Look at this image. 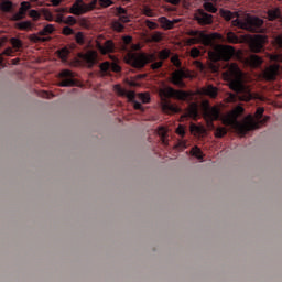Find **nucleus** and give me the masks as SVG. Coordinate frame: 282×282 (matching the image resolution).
<instances>
[{"instance_id":"obj_1","label":"nucleus","mask_w":282,"mask_h":282,"mask_svg":"<svg viewBox=\"0 0 282 282\" xmlns=\"http://www.w3.org/2000/svg\"><path fill=\"white\" fill-rule=\"evenodd\" d=\"M232 56H235V48L230 45L218 44L214 47V51L208 52L209 61H213V63L228 62Z\"/></svg>"},{"instance_id":"obj_2","label":"nucleus","mask_w":282,"mask_h":282,"mask_svg":"<svg viewBox=\"0 0 282 282\" xmlns=\"http://www.w3.org/2000/svg\"><path fill=\"white\" fill-rule=\"evenodd\" d=\"M159 96L162 102L166 101V98H176V100H186L189 96H195L193 91L175 90L173 87H165L159 90Z\"/></svg>"},{"instance_id":"obj_3","label":"nucleus","mask_w":282,"mask_h":282,"mask_svg":"<svg viewBox=\"0 0 282 282\" xmlns=\"http://www.w3.org/2000/svg\"><path fill=\"white\" fill-rule=\"evenodd\" d=\"M217 39H221V34H219V33L206 34L204 32H200L199 36L188 39L185 42V45L191 47V45H198V43H200L205 47H210V45H213V41H217Z\"/></svg>"},{"instance_id":"obj_4","label":"nucleus","mask_w":282,"mask_h":282,"mask_svg":"<svg viewBox=\"0 0 282 282\" xmlns=\"http://www.w3.org/2000/svg\"><path fill=\"white\" fill-rule=\"evenodd\" d=\"M242 39L249 43V50L253 54H259L263 50V45L268 43V36L265 35H243Z\"/></svg>"},{"instance_id":"obj_5","label":"nucleus","mask_w":282,"mask_h":282,"mask_svg":"<svg viewBox=\"0 0 282 282\" xmlns=\"http://www.w3.org/2000/svg\"><path fill=\"white\" fill-rule=\"evenodd\" d=\"M96 3L98 0H91L88 4L83 0H76L69 9L70 14H75L76 17H80V14H87V12H91V10L96 9Z\"/></svg>"},{"instance_id":"obj_6","label":"nucleus","mask_w":282,"mask_h":282,"mask_svg":"<svg viewBox=\"0 0 282 282\" xmlns=\"http://www.w3.org/2000/svg\"><path fill=\"white\" fill-rule=\"evenodd\" d=\"M263 26V19H260L254 15H247L245 18V24H242V30L247 32L260 33L263 32L261 29Z\"/></svg>"},{"instance_id":"obj_7","label":"nucleus","mask_w":282,"mask_h":282,"mask_svg":"<svg viewBox=\"0 0 282 282\" xmlns=\"http://www.w3.org/2000/svg\"><path fill=\"white\" fill-rule=\"evenodd\" d=\"M234 129L239 133V135H246L248 131H254L256 129H259V122H256L251 116L247 117L245 121L237 122L234 126Z\"/></svg>"},{"instance_id":"obj_8","label":"nucleus","mask_w":282,"mask_h":282,"mask_svg":"<svg viewBox=\"0 0 282 282\" xmlns=\"http://www.w3.org/2000/svg\"><path fill=\"white\" fill-rule=\"evenodd\" d=\"M126 61L134 69H142L147 65V53H128Z\"/></svg>"},{"instance_id":"obj_9","label":"nucleus","mask_w":282,"mask_h":282,"mask_svg":"<svg viewBox=\"0 0 282 282\" xmlns=\"http://www.w3.org/2000/svg\"><path fill=\"white\" fill-rule=\"evenodd\" d=\"M280 72L281 66L279 64H271L264 68V72H262L260 76L267 83H274V80H276L279 77Z\"/></svg>"},{"instance_id":"obj_10","label":"nucleus","mask_w":282,"mask_h":282,"mask_svg":"<svg viewBox=\"0 0 282 282\" xmlns=\"http://www.w3.org/2000/svg\"><path fill=\"white\" fill-rule=\"evenodd\" d=\"M203 118L204 120H219L221 109L219 106L208 107V101H203Z\"/></svg>"},{"instance_id":"obj_11","label":"nucleus","mask_w":282,"mask_h":282,"mask_svg":"<svg viewBox=\"0 0 282 282\" xmlns=\"http://www.w3.org/2000/svg\"><path fill=\"white\" fill-rule=\"evenodd\" d=\"M78 58L86 63L88 69H91V67L98 63V52L89 50L86 53H78Z\"/></svg>"},{"instance_id":"obj_12","label":"nucleus","mask_w":282,"mask_h":282,"mask_svg":"<svg viewBox=\"0 0 282 282\" xmlns=\"http://www.w3.org/2000/svg\"><path fill=\"white\" fill-rule=\"evenodd\" d=\"M194 19L198 25H213V14L206 13L204 9H198L194 13Z\"/></svg>"},{"instance_id":"obj_13","label":"nucleus","mask_w":282,"mask_h":282,"mask_svg":"<svg viewBox=\"0 0 282 282\" xmlns=\"http://www.w3.org/2000/svg\"><path fill=\"white\" fill-rule=\"evenodd\" d=\"M184 78H187L186 73L183 69H176L172 73L171 83L177 87H186Z\"/></svg>"},{"instance_id":"obj_14","label":"nucleus","mask_w":282,"mask_h":282,"mask_svg":"<svg viewBox=\"0 0 282 282\" xmlns=\"http://www.w3.org/2000/svg\"><path fill=\"white\" fill-rule=\"evenodd\" d=\"M182 118H191L192 120H197L199 118V106L197 102H191L185 109V113Z\"/></svg>"},{"instance_id":"obj_15","label":"nucleus","mask_w":282,"mask_h":282,"mask_svg":"<svg viewBox=\"0 0 282 282\" xmlns=\"http://www.w3.org/2000/svg\"><path fill=\"white\" fill-rule=\"evenodd\" d=\"M113 89H115V91H117L118 96L126 97L129 102L134 101L135 91H133V90L127 91V89L122 88V86H120L118 84L113 86Z\"/></svg>"},{"instance_id":"obj_16","label":"nucleus","mask_w":282,"mask_h":282,"mask_svg":"<svg viewBox=\"0 0 282 282\" xmlns=\"http://www.w3.org/2000/svg\"><path fill=\"white\" fill-rule=\"evenodd\" d=\"M229 88L236 94H241L246 91V86L241 83V78H235L229 83Z\"/></svg>"},{"instance_id":"obj_17","label":"nucleus","mask_w":282,"mask_h":282,"mask_svg":"<svg viewBox=\"0 0 282 282\" xmlns=\"http://www.w3.org/2000/svg\"><path fill=\"white\" fill-rule=\"evenodd\" d=\"M245 63L249 65V67H261L263 65V58H261L259 55H250L246 58Z\"/></svg>"},{"instance_id":"obj_18","label":"nucleus","mask_w":282,"mask_h":282,"mask_svg":"<svg viewBox=\"0 0 282 282\" xmlns=\"http://www.w3.org/2000/svg\"><path fill=\"white\" fill-rule=\"evenodd\" d=\"M161 109L163 113H169V111H172L173 113H181L182 111V108H178L177 106L172 105L171 101H162Z\"/></svg>"},{"instance_id":"obj_19","label":"nucleus","mask_w":282,"mask_h":282,"mask_svg":"<svg viewBox=\"0 0 282 282\" xmlns=\"http://www.w3.org/2000/svg\"><path fill=\"white\" fill-rule=\"evenodd\" d=\"M97 48L100 51L101 54H111L115 48L113 41L107 40L104 46L100 43H97Z\"/></svg>"},{"instance_id":"obj_20","label":"nucleus","mask_w":282,"mask_h":282,"mask_svg":"<svg viewBox=\"0 0 282 282\" xmlns=\"http://www.w3.org/2000/svg\"><path fill=\"white\" fill-rule=\"evenodd\" d=\"M200 94L209 96V98H215L219 94V89L213 85H208L200 89Z\"/></svg>"},{"instance_id":"obj_21","label":"nucleus","mask_w":282,"mask_h":282,"mask_svg":"<svg viewBox=\"0 0 282 282\" xmlns=\"http://www.w3.org/2000/svg\"><path fill=\"white\" fill-rule=\"evenodd\" d=\"M189 131L192 135H204L206 133V128L204 126L191 123Z\"/></svg>"},{"instance_id":"obj_22","label":"nucleus","mask_w":282,"mask_h":282,"mask_svg":"<svg viewBox=\"0 0 282 282\" xmlns=\"http://www.w3.org/2000/svg\"><path fill=\"white\" fill-rule=\"evenodd\" d=\"M238 122L239 121H237V119L230 112L223 118V124H225L226 127H232V129H235V124H237Z\"/></svg>"},{"instance_id":"obj_23","label":"nucleus","mask_w":282,"mask_h":282,"mask_svg":"<svg viewBox=\"0 0 282 282\" xmlns=\"http://www.w3.org/2000/svg\"><path fill=\"white\" fill-rule=\"evenodd\" d=\"M15 28L18 30L28 32L34 28V23H32V21H22V22L17 23Z\"/></svg>"},{"instance_id":"obj_24","label":"nucleus","mask_w":282,"mask_h":282,"mask_svg":"<svg viewBox=\"0 0 282 282\" xmlns=\"http://www.w3.org/2000/svg\"><path fill=\"white\" fill-rule=\"evenodd\" d=\"M219 14H220V17H223V19H225V21H230V20L235 19V17H239V13L231 12L229 10H224V9L219 10Z\"/></svg>"},{"instance_id":"obj_25","label":"nucleus","mask_w":282,"mask_h":282,"mask_svg":"<svg viewBox=\"0 0 282 282\" xmlns=\"http://www.w3.org/2000/svg\"><path fill=\"white\" fill-rule=\"evenodd\" d=\"M158 21L163 30H173V22L166 19V17H161L158 19Z\"/></svg>"},{"instance_id":"obj_26","label":"nucleus","mask_w":282,"mask_h":282,"mask_svg":"<svg viewBox=\"0 0 282 282\" xmlns=\"http://www.w3.org/2000/svg\"><path fill=\"white\" fill-rule=\"evenodd\" d=\"M229 74L231 76H234V78H241V69L239 68V66L235 63H232L230 66H229Z\"/></svg>"},{"instance_id":"obj_27","label":"nucleus","mask_w":282,"mask_h":282,"mask_svg":"<svg viewBox=\"0 0 282 282\" xmlns=\"http://www.w3.org/2000/svg\"><path fill=\"white\" fill-rule=\"evenodd\" d=\"M56 28H54V24H47L46 26L43 28V30L39 31L37 34L39 36H50Z\"/></svg>"},{"instance_id":"obj_28","label":"nucleus","mask_w":282,"mask_h":282,"mask_svg":"<svg viewBox=\"0 0 282 282\" xmlns=\"http://www.w3.org/2000/svg\"><path fill=\"white\" fill-rule=\"evenodd\" d=\"M58 57L61 58L62 63L67 62V57L69 56V48L63 47L59 51H57Z\"/></svg>"},{"instance_id":"obj_29","label":"nucleus","mask_w":282,"mask_h":282,"mask_svg":"<svg viewBox=\"0 0 282 282\" xmlns=\"http://www.w3.org/2000/svg\"><path fill=\"white\" fill-rule=\"evenodd\" d=\"M58 87H76V80L72 77L65 78L58 84Z\"/></svg>"},{"instance_id":"obj_30","label":"nucleus","mask_w":282,"mask_h":282,"mask_svg":"<svg viewBox=\"0 0 282 282\" xmlns=\"http://www.w3.org/2000/svg\"><path fill=\"white\" fill-rule=\"evenodd\" d=\"M1 12H12V1L7 0L0 3Z\"/></svg>"},{"instance_id":"obj_31","label":"nucleus","mask_w":282,"mask_h":282,"mask_svg":"<svg viewBox=\"0 0 282 282\" xmlns=\"http://www.w3.org/2000/svg\"><path fill=\"white\" fill-rule=\"evenodd\" d=\"M138 98L143 105H149V102H151V94L149 93H139Z\"/></svg>"},{"instance_id":"obj_32","label":"nucleus","mask_w":282,"mask_h":282,"mask_svg":"<svg viewBox=\"0 0 282 282\" xmlns=\"http://www.w3.org/2000/svg\"><path fill=\"white\" fill-rule=\"evenodd\" d=\"M238 99L241 102H250V100H252V95L249 91H246V88H245V91H242L241 95H238Z\"/></svg>"},{"instance_id":"obj_33","label":"nucleus","mask_w":282,"mask_h":282,"mask_svg":"<svg viewBox=\"0 0 282 282\" xmlns=\"http://www.w3.org/2000/svg\"><path fill=\"white\" fill-rule=\"evenodd\" d=\"M204 10H206V12H210L212 14L217 13V7H215V4H213V2H205L203 4Z\"/></svg>"},{"instance_id":"obj_34","label":"nucleus","mask_w":282,"mask_h":282,"mask_svg":"<svg viewBox=\"0 0 282 282\" xmlns=\"http://www.w3.org/2000/svg\"><path fill=\"white\" fill-rule=\"evenodd\" d=\"M26 12H24L21 8L17 13H14L11 18V21H21V19H25Z\"/></svg>"},{"instance_id":"obj_35","label":"nucleus","mask_w":282,"mask_h":282,"mask_svg":"<svg viewBox=\"0 0 282 282\" xmlns=\"http://www.w3.org/2000/svg\"><path fill=\"white\" fill-rule=\"evenodd\" d=\"M227 41L228 43H234V44L240 43L239 37L234 32L227 33Z\"/></svg>"},{"instance_id":"obj_36","label":"nucleus","mask_w":282,"mask_h":282,"mask_svg":"<svg viewBox=\"0 0 282 282\" xmlns=\"http://www.w3.org/2000/svg\"><path fill=\"white\" fill-rule=\"evenodd\" d=\"M171 56V50L165 48L159 52L160 61H166Z\"/></svg>"},{"instance_id":"obj_37","label":"nucleus","mask_w":282,"mask_h":282,"mask_svg":"<svg viewBox=\"0 0 282 282\" xmlns=\"http://www.w3.org/2000/svg\"><path fill=\"white\" fill-rule=\"evenodd\" d=\"M76 74L69 69H64L59 73V78H74Z\"/></svg>"},{"instance_id":"obj_38","label":"nucleus","mask_w":282,"mask_h":282,"mask_svg":"<svg viewBox=\"0 0 282 282\" xmlns=\"http://www.w3.org/2000/svg\"><path fill=\"white\" fill-rule=\"evenodd\" d=\"M10 43L14 50H20V47H23V42L17 37H12L10 40Z\"/></svg>"},{"instance_id":"obj_39","label":"nucleus","mask_w":282,"mask_h":282,"mask_svg":"<svg viewBox=\"0 0 282 282\" xmlns=\"http://www.w3.org/2000/svg\"><path fill=\"white\" fill-rule=\"evenodd\" d=\"M230 113L235 117V119L237 120V118H239V116H241V113H243V107L241 106H237L236 108H234Z\"/></svg>"},{"instance_id":"obj_40","label":"nucleus","mask_w":282,"mask_h":282,"mask_svg":"<svg viewBox=\"0 0 282 282\" xmlns=\"http://www.w3.org/2000/svg\"><path fill=\"white\" fill-rule=\"evenodd\" d=\"M230 113L235 117V119L237 120V118H239V116H241V113H243V107L241 106H237L236 108H234Z\"/></svg>"},{"instance_id":"obj_41","label":"nucleus","mask_w":282,"mask_h":282,"mask_svg":"<svg viewBox=\"0 0 282 282\" xmlns=\"http://www.w3.org/2000/svg\"><path fill=\"white\" fill-rule=\"evenodd\" d=\"M228 133V130L224 127L217 128L215 131V138H224Z\"/></svg>"},{"instance_id":"obj_42","label":"nucleus","mask_w":282,"mask_h":282,"mask_svg":"<svg viewBox=\"0 0 282 282\" xmlns=\"http://www.w3.org/2000/svg\"><path fill=\"white\" fill-rule=\"evenodd\" d=\"M191 153L192 155H194V158H197V160H202V158H204L202 155V149H199L198 147H194L192 150H191Z\"/></svg>"},{"instance_id":"obj_43","label":"nucleus","mask_w":282,"mask_h":282,"mask_svg":"<svg viewBox=\"0 0 282 282\" xmlns=\"http://www.w3.org/2000/svg\"><path fill=\"white\" fill-rule=\"evenodd\" d=\"M142 14H144V17H155V12H153V9L149 8V6L143 7Z\"/></svg>"},{"instance_id":"obj_44","label":"nucleus","mask_w":282,"mask_h":282,"mask_svg":"<svg viewBox=\"0 0 282 282\" xmlns=\"http://www.w3.org/2000/svg\"><path fill=\"white\" fill-rule=\"evenodd\" d=\"M268 19L269 21H274L275 19H279V10H269Z\"/></svg>"},{"instance_id":"obj_45","label":"nucleus","mask_w":282,"mask_h":282,"mask_svg":"<svg viewBox=\"0 0 282 282\" xmlns=\"http://www.w3.org/2000/svg\"><path fill=\"white\" fill-rule=\"evenodd\" d=\"M75 41L78 43V45H84L85 44V35L83 32H77L75 35Z\"/></svg>"},{"instance_id":"obj_46","label":"nucleus","mask_w":282,"mask_h":282,"mask_svg":"<svg viewBox=\"0 0 282 282\" xmlns=\"http://www.w3.org/2000/svg\"><path fill=\"white\" fill-rule=\"evenodd\" d=\"M29 17L33 20V21H39V19H41V13H39V11L32 9L29 11Z\"/></svg>"},{"instance_id":"obj_47","label":"nucleus","mask_w":282,"mask_h":282,"mask_svg":"<svg viewBox=\"0 0 282 282\" xmlns=\"http://www.w3.org/2000/svg\"><path fill=\"white\" fill-rule=\"evenodd\" d=\"M208 68H209L214 74H217V72H219V64H217V62L210 61V63H208Z\"/></svg>"},{"instance_id":"obj_48","label":"nucleus","mask_w":282,"mask_h":282,"mask_svg":"<svg viewBox=\"0 0 282 282\" xmlns=\"http://www.w3.org/2000/svg\"><path fill=\"white\" fill-rule=\"evenodd\" d=\"M231 23H232L234 28H240V30H243L246 19H243V20L236 19Z\"/></svg>"},{"instance_id":"obj_49","label":"nucleus","mask_w":282,"mask_h":282,"mask_svg":"<svg viewBox=\"0 0 282 282\" xmlns=\"http://www.w3.org/2000/svg\"><path fill=\"white\" fill-rule=\"evenodd\" d=\"M265 109L263 107H259L257 108L256 112H254V118L257 120H261V118H263V113H264Z\"/></svg>"},{"instance_id":"obj_50","label":"nucleus","mask_w":282,"mask_h":282,"mask_svg":"<svg viewBox=\"0 0 282 282\" xmlns=\"http://www.w3.org/2000/svg\"><path fill=\"white\" fill-rule=\"evenodd\" d=\"M200 54H202V51H199V48L197 47H193L189 52V55L192 58H199Z\"/></svg>"},{"instance_id":"obj_51","label":"nucleus","mask_w":282,"mask_h":282,"mask_svg":"<svg viewBox=\"0 0 282 282\" xmlns=\"http://www.w3.org/2000/svg\"><path fill=\"white\" fill-rule=\"evenodd\" d=\"M154 61H158V56L154 53L145 54V65L148 63H154Z\"/></svg>"},{"instance_id":"obj_52","label":"nucleus","mask_w":282,"mask_h":282,"mask_svg":"<svg viewBox=\"0 0 282 282\" xmlns=\"http://www.w3.org/2000/svg\"><path fill=\"white\" fill-rule=\"evenodd\" d=\"M29 41H31V43H41V36H39V33H33L29 35Z\"/></svg>"},{"instance_id":"obj_53","label":"nucleus","mask_w":282,"mask_h":282,"mask_svg":"<svg viewBox=\"0 0 282 282\" xmlns=\"http://www.w3.org/2000/svg\"><path fill=\"white\" fill-rule=\"evenodd\" d=\"M112 28L116 32H122V30H124V25L118 21L112 23Z\"/></svg>"},{"instance_id":"obj_54","label":"nucleus","mask_w":282,"mask_h":282,"mask_svg":"<svg viewBox=\"0 0 282 282\" xmlns=\"http://www.w3.org/2000/svg\"><path fill=\"white\" fill-rule=\"evenodd\" d=\"M64 23L66 25H76L77 21H76V18H74L73 15H69L66 18V20H64Z\"/></svg>"},{"instance_id":"obj_55","label":"nucleus","mask_w":282,"mask_h":282,"mask_svg":"<svg viewBox=\"0 0 282 282\" xmlns=\"http://www.w3.org/2000/svg\"><path fill=\"white\" fill-rule=\"evenodd\" d=\"M111 67V63L104 62L99 65L100 72H109V68Z\"/></svg>"},{"instance_id":"obj_56","label":"nucleus","mask_w":282,"mask_h":282,"mask_svg":"<svg viewBox=\"0 0 282 282\" xmlns=\"http://www.w3.org/2000/svg\"><path fill=\"white\" fill-rule=\"evenodd\" d=\"M145 25L149 28V30H158L159 25L158 23L151 21V20H145Z\"/></svg>"},{"instance_id":"obj_57","label":"nucleus","mask_w":282,"mask_h":282,"mask_svg":"<svg viewBox=\"0 0 282 282\" xmlns=\"http://www.w3.org/2000/svg\"><path fill=\"white\" fill-rule=\"evenodd\" d=\"M166 133H169L166 128L162 126L158 128V135H160V138H166Z\"/></svg>"},{"instance_id":"obj_58","label":"nucleus","mask_w":282,"mask_h":282,"mask_svg":"<svg viewBox=\"0 0 282 282\" xmlns=\"http://www.w3.org/2000/svg\"><path fill=\"white\" fill-rule=\"evenodd\" d=\"M62 34H64V36H72V34H74V29L69 26H64L62 30Z\"/></svg>"},{"instance_id":"obj_59","label":"nucleus","mask_w":282,"mask_h":282,"mask_svg":"<svg viewBox=\"0 0 282 282\" xmlns=\"http://www.w3.org/2000/svg\"><path fill=\"white\" fill-rule=\"evenodd\" d=\"M171 63H173L175 67H182V62H180V57L177 55L171 57Z\"/></svg>"},{"instance_id":"obj_60","label":"nucleus","mask_w":282,"mask_h":282,"mask_svg":"<svg viewBox=\"0 0 282 282\" xmlns=\"http://www.w3.org/2000/svg\"><path fill=\"white\" fill-rule=\"evenodd\" d=\"M43 17L45 21H54V15L50 12V10H44Z\"/></svg>"},{"instance_id":"obj_61","label":"nucleus","mask_w":282,"mask_h":282,"mask_svg":"<svg viewBox=\"0 0 282 282\" xmlns=\"http://www.w3.org/2000/svg\"><path fill=\"white\" fill-rule=\"evenodd\" d=\"M99 6L101 8H109V6H113V1H111V0H99Z\"/></svg>"},{"instance_id":"obj_62","label":"nucleus","mask_w":282,"mask_h":282,"mask_svg":"<svg viewBox=\"0 0 282 282\" xmlns=\"http://www.w3.org/2000/svg\"><path fill=\"white\" fill-rule=\"evenodd\" d=\"M151 39L152 41H154V43H160V41H162V33L155 32L154 34H152Z\"/></svg>"},{"instance_id":"obj_63","label":"nucleus","mask_w":282,"mask_h":282,"mask_svg":"<svg viewBox=\"0 0 282 282\" xmlns=\"http://www.w3.org/2000/svg\"><path fill=\"white\" fill-rule=\"evenodd\" d=\"M110 69H111V72H115V74H118L119 72L122 70V67H120V65H118L116 63H111L110 64Z\"/></svg>"},{"instance_id":"obj_64","label":"nucleus","mask_w":282,"mask_h":282,"mask_svg":"<svg viewBox=\"0 0 282 282\" xmlns=\"http://www.w3.org/2000/svg\"><path fill=\"white\" fill-rule=\"evenodd\" d=\"M270 61H275L276 63H282V54L271 55Z\"/></svg>"}]
</instances>
